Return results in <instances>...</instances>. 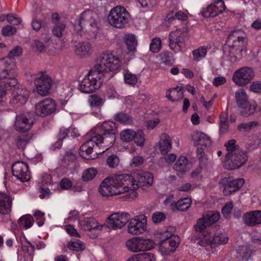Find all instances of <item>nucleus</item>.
<instances>
[{
  "label": "nucleus",
  "instance_id": "338daca9",
  "mask_svg": "<svg viewBox=\"0 0 261 261\" xmlns=\"http://www.w3.org/2000/svg\"><path fill=\"white\" fill-rule=\"evenodd\" d=\"M76 159V152L74 150L67 151L64 156V160L65 162H73L75 161Z\"/></svg>",
  "mask_w": 261,
  "mask_h": 261
},
{
  "label": "nucleus",
  "instance_id": "72a5a7b5",
  "mask_svg": "<svg viewBox=\"0 0 261 261\" xmlns=\"http://www.w3.org/2000/svg\"><path fill=\"white\" fill-rule=\"evenodd\" d=\"M209 226L208 224L202 217L198 219L197 223L195 225L194 228L196 232H200L202 233V236L206 237L210 233L208 229H207V227Z\"/></svg>",
  "mask_w": 261,
  "mask_h": 261
},
{
  "label": "nucleus",
  "instance_id": "393cba45",
  "mask_svg": "<svg viewBox=\"0 0 261 261\" xmlns=\"http://www.w3.org/2000/svg\"><path fill=\"white\" fill-rule=\"evenodd\" d=\"M19 241L21 243L22 251L23 253L24 261H33L34 251V247L23 235L20 237Z\"/></svg>",
  "mask_w": 261,
  "mask_h": 261
},
{
  "label": "nucleus",
  "instance_id": "79ce46f5",
  "mask_svg": "<svg viewBox=\"0 0 261 261\" xmlns=\"http://www.w3.org/2000/svg\"><path fill=\"white\" fill-rule=\"evenodd\" d=\"M236 98L238 106L240 108L247 102V96L245 90L240 89L236 92Z\"/></svg>",
  "mask_w": 261,
  "mask_h": 261
},
{
  "label": "nucleus",
  "instance_id": "09e8293b",
  "mask_svg": "<svg viewBox=\"0 0 261 261\" xmlns=\"http://www.w3.org/2000/svg\"><path fill=\"white\" fill-rule=\"evenodd\" d=\"M68 248L74 251H79L85 249V245L80 240H72L68 244Z\"/></svg>",
  "mask_w": 261,
  "mask_h": 261
},
{
  "label": "nucleus",
  "instance_id": "6e6552de",
  "mask_svg": "<svg viewBox=\"0 0 261 261\" xmlns=\"http://www.w3.org/2000/svg\"><path fill=\"white\" fill-rule=\"evenodd\" d=\"M247 153L241 149L236 150L233 153L226 155L224 167L229 170H233L243 166L247 162Z\"/></svg>",
  "mask_w": 261,
  "mask_h": 261
},
{
  "label": "nucleus",
  "instance_id": "3c124183",
  "mask_svg": "<svg viewBox=\"0 0 261 261\" xmlns=\"http://www.w3.org/2000/svg\"><path fill=\"white\" fill-rule=\"evenodd\" d=\"M124 80L126 84L134 86L137 83L138 77L127 71L124 74Z\"/></svg>",
  "mask_w": 261,
  "mask_h": 261
},
{
  "label": "nucleus",
  "instance_id": "052dcab7",
  "mask_svg": "<svg viewBox=\"0 0 261 261\" xmlns=\"http://www.w3.org/2000/svg\"><path fill=\"white\" fill-rule=\"evenodd\" d=\"M166 218V215L163 212H156L152 215V219L154 223H159Z\"/></svg>",
  "mask_w": 261,
  "mask_h": 261
},
{
  "label": "nucleus",
  "instance_id": "2f4dec72",
  "mask_svg": "<svg viewBox=\"0 0 261 261\" xmlns=\"http://www.w3.org/2000/svg\"><path fill=\"white\" fill-rule=\"evenodd\" d=\"M256 103L253 100L246 102L243 106L240 107L242 109L241 115L247 117L253 114L256 111Z\"/></svg>",
  "mask_w": 261,
  "mask_h": 261
},
{
  "label": "nucleus",
  "instance_id": "423d86ee",
  "mask_svg": "<svg viewBox=\"0 0 261 261\" xmlns=\"http://www.w3.org/2000/svg\"><path fill=\"white\" fill-rule=\"evenodd\" d=\"M120 67V61L114 53L107 51L99 57L96 64L93 67L98 72L102 73L105 79L106 74L109 71L118 69Z\"/></svg>",
  "mask_w": 261,
  "mask_h": 261
},
{
  "label": "nucleus",
  "instance_id": "4468645a",
  "mask_svg": "<svg viewBox=\"0 0 261 261\" xmlns=\"http://www.w3.org/2000/svg\"><path fill=\"white\" fill-rule=\"evenodd\" d=\"M34 84L38 94L42 96H45L49 92L52 80L45 73L40 72L36 75L34 80Z\"/></svg>",
  "mask_w": 261,
  "mask_h": 261
},
{
  "label": "nucleus",
  "instance_id": "bb28decb",
  "mask_svg": "<svg viewBox=\"0 0 261 261\" xmlns=\"http://www.w3.org/2000/svg\"><path fill=\"white\" fill-rule=\"evenodd\" d=\"M223 53L224 58L232 63L237 62L242 57V52L227 44L223 47Z\"/></svg>",
  "mask_w": 261,
  "mask_h": 261
},
{
  "label": "nucleus",
  "instance_id": "ea45409f",
  "mask_svg": "<svg viewBox=\"0 0 261 261\" xmlns=\"http://www.w3.org/2000/svg\"><path fill=\"white\" fill-rule=\"evenodd\" d=\"M31 137L28 135H21L17 137L15 140V144L18 148L23 149L29 143Z\"/></svg>",
  "mask_w": 261,
  "mask_h": 261
},
{
  "label": "nucleus",
  "instance_id": "7c9ffc66",
  "mask_svg": "<svg viewBox=\"0 0 261 261\" xmlns=\"http://www.w3.org/2000/svg\"><path fill=\"white\" fill-rule=\"evenodd\" d=\"M172 142L170 137L167 134H163L160 137L159 149L162 154H165L171 149Z\"/></svg>",
  "mask_w": 261,
  "mask_h": 261
},
{
  "label": "nucleus",
  "instance_id": "dca6fc26",
  "mask_svg": "<svg viewBox=\"0 0 261 261\" xmlns=\"http://www.w3.org/2000/svg\"><path fill=\"white\" fill-rule=\"evenodd\" d=\"M97 138L98 140L96 143H98V145L94 144L93 147V150H94L96 154L102 153L111 147L115 141L116 136L113 135V133L105 134L98 136Z\"/></svg>",
  "mask_w": 261,
  "mask_h": 261
},
{
  "label": "nucleus",
  "instance_id": "4c0bfd02",
  "mask_svg": "<svg viewBox=\"0 0 261 261\" xmlns=\"http://www.w3.org/2000/svg\"><path fill=\"white\" fill-rule=\"evenodd\" d=\"M202 217L210 226L219 220L220 215L218 212L208 211L204 213Z\"/></svg>",
  "mask_w": 261,
  "mask_h": 261
},
{
  "label": "nucleus",
  "instance_id": "69168bd1",
  "mask_svg": "<svg viewBox=\"0 0 261 261\" xmlns=\"http://www.w3.org/2000/svg\"><path fill=\"white\" fill-rule=\"evenodd\" d=\"M119 159L118 157L115 154L109 156L107 159V163L109 166L111 168L116 167L119 164Z\"/></svg>",
  "mask_w": 261,
  "mask_h": 261
},
{
  "label": "nucleus",
  "instance_id": "37998d69",
  "mask_svg": "<svg viewBox=\"0 0 261 261\" xmlns=\"http://www.w3.org/2000/svg\"><path fill=\"white\" fill-rule=\"evenodd\" d=\"M247 43V39L240 40L230 42V41H226V44L229 46L236 48L237 50L243 52L245 50V47Z\"/></svg>",
  "mask_w": 261,
  "mask_h": 261
},
{
  "label": "nucleus",
  "instance_id": "ddd939ff",
  "mask_svg": "<svg viewBox=\"0 0 261 261\" xmlns=\"http://www.w3.org/2000/svg\"><path fill=\"white\" fill-rule=\"evenodd\" d=\"M57 109L56 101L49 98H45L35 105V112L40 117H45L54 113Z\"/></svg>",
  "mask_w": 261,
  "mask_h": 261
},
{
  "label": "nucleus",
  "instance_id": "0e129e2a",
  "mask_svg": "<svg viewBox=\"0 0 261 261\" xmlns=\"http://www.w3.org/2000/svg\"><path fill=\"white\" fill-rule=\"evenodd\" d=\"M114 119L115 120L122 123H127L131 121L129 117L123 113H119L117 114Z\"/></svg>",
  "mask_w": 261,
  "mask_h": 261
},
{
  "label": "nucleus",
  "instance_id": "c03bdc74",
  "mask_svg": "<svg viewBox=\"0 0 261 261\" xmlns=\"http://www.w3.org/2000/svg\"><path fill=\"white\" fill-rule=\"evenodd\" d=\"M124 40L128 49L129 51H134L137 44L135 36L132 34L126 35Z\"/></svg>",
  "mask_w": 261,
  "mask_h": 261
},
{
  "label": "nucleus",
  "instance_id": "8fccbe9b",
  "mask_svg": "<svg viewBox=\"0 0 261 261\" xmlns=\"http://www.w3.org/2000/svg\"><path fill=\"white\" fill-rule=\"evenodd\" d=\"M88 101L90 106L93 107H100L104 103V100L100 96L96 94L90 96Z\"/></svg>",
  "mask_w": 261,
  "mask_h": 261
},
{
  "label": "nucleus",
  "instance_id": "c756f323",
  "mask_svg": "<svg viewBox=\"0 0 261 261\" xmlns=\"http://www.w3.org/2000/svg\"><path fill=\"white\" fill-rule=\"evenodd\" d=\"M191 168V164L185 156H180L174 166V169L178 173H184Z\"/></svg>",
  "mask_w": 261,
  "mask_h": 261
},
{
  "label": "nucleus",
  "instance_id": "13d9d810",
  "mask_svg": "<svg viewBox=\"0 0 261 261\" xmlns=\"http://www.w3.org/2000/svg\"><path fill=\"white\" fill-rule=\"evenodd\" d=\"M65 25L62 23H56L53 28V33L57 37L60 38L62 36V32L65 30Z\"/></svg>",
  "mask_w": 261,
  "mask_h": 261
},
{
  "label": "nucleus",
  "instance_id": "aec40b11",
  "mask_svg": "<svg viewBox=\"0 0 261 261\" xmlns=\"http://www.w3.org/2000/svg\"><path fill=\"white\" fill-rule=\"evenodd\" d=\"M127 232L132 235H139L147 229V221L145 217L141 220L138 218L131 219L127 225Z\"/></svg>",
  "mask_w": 261,
  "mask_h": 261
},
{
  "label": "nucleus",
  "instance_id": "5fc2aeb1",
  "mask_svg": "<svg viewBox=\"0 0 261 261\" xmlns=\"http://www.w3.org/2000/svg\"><path fill=\"white\" fill-rule=\"evenodd\" d=\"M135 132L130 129L123 130L120 133V138L122 141L126 142H130L133 140Z\"/></svg>",
  "mask_w": 261,
  "mask_h": 261
},
{
  "label": "nucleus",
  "instance_id": "a211bd4d",
  "mask_svg": "<svg viewBox=\"0 0 261 261\" xmlns=\"http://www.w3.org/2000/svg\"><path fill=\"white\" fill-rule=\"evenodd\" d=\"M179 242L180 239L177 236L166 238L160 243L159 250L162 255H168L176 250Z\"/></svg>",
  "mask_w": 261,
  "mask_h": 261
},
{
  "label": "nucleus",
  "instance_id": "c85d7f7f",
  "mask_svg": "<svg viewBox=\"0 0 261 261\" xmlns=\"http://www.w3.org/2000/svg\"><path fill=\"white\" fill-rule=\"evenodd\" d=\"M191 137L195 146L206 147L211 144L210 137L201 132H195L192 134Z\"/></svg>",
  "mask_w": 261,
  "mask_h": 261
},
{
  "label": "nucleus",
  "instance_id": "e2e57ef3",
  "mask_svg": "<svg viewBox=\"0 0 261 261\" xmlns=\"http://www.w3.org/2000/svg\"><path fill=\"white\" fill-rule=\"evenodd\" d=\"M34 216L37 221L39 226L44 224L45 221L44 214L40 211H36L34 213Z\"/></svg>",
  "mask_w": 261,
  "mask_h": 261
},
{
  "label": "nucleus",
  "instance_id": "39448f33",
  "mask_svg": "<svg viewBox=\"0 0 261 261\" xmlns=\"http://www.w3.org/2000/svg\"><path fill=\"white\" fill-rule=\"evenodd\" d=\"M105 80L104 75L93 67L79 83V90L84 93H91L98 90Z\"/></svg>",
  "mask_w": 261,
  "mask_h": 261
},
{
  "label": "nucleus",
  "instance_id": "774afa93",
  "mask_svg": "<svg viewBox=\"0 0 261 261\" xmlns=\"http://www.w3.org/2000/svg\"><path fill=\"white\" fill-rule=\"evenodd\" d=\"M16 31L15 27L7 25L4 27L2 30V33L4 36H11L13 35Z\"/></svg>",
  "mask_w": 261,
  "mask_h": 261
},
{
  "label": "nucleus",
  "instance_id": "f704fd0d",
  "mask_svg": "<svg viewBox=\"0 0 261 261\" xmlns=\"http://www.w3.org/2000/svg\"><path fill=\"white\" fill-rule=\"evenodd\" d=\"M229 127L227 111L222 112L219 117V130L221 133H225Z\"/></svg>",
  "mask_w": 261,
  "mask_h": 261
},
{
  "label": "nucleus",
  "instance_id": "a18cd8bd",
  "mask_svg": "<svg viewBox=\"0 0 261 261\" xmlns=\"http://www.w3.org/2000/svg\"><path fill=\"white\" fill-rule=\"evenodd\" d=\"M228 238L224 233L217 232L211 241L212 244H225L228 242Z\"/></svg>",
  "mask_w": 261,
  "mask_h": 261
},
{
  "label": "nucleus",
  "instance_id": "f8f14e48",
  "mask_svg": "<svg viewBox=\"0 0 261 261\" xmlns=\"http://www.w3.org/2000/svg\"><path fill=\"white\" fill-rule=\"evenodd\" d=\"M255 73L249 67H243L234 71L232 81L238 86H244L248 84L254 78Z\"/></svg>",
  "mask_w": 261,
  "mask_h": 261
},
{
  "label": "nucleus",
  "instance_id": "b1692460",
  "mask_svg": "<svg viewBox=\"0 0 261 261\" xmlns=\"http://www.w3.org/2000/svg\"><path fill=\"white\" fill-rule=\"evenodd\" d=\"M74 51L77 57L84 58L90 56L93 52V49L89 42H81L75 45Z\"/></svg>",
  "mask_w": 261,
  "mask_h": 261
},
{
  "label": "nucleus",
  "instance_id": "4d7b16f0",
  "mask_svg": "<svg viewBox=\"0 0 261 261\" xmlns=\"http://www.w3.org/2000/svg\"><path fill=\"white\" fill-rule=\"evenodd\" d=\"M138 261H155V257L153 253L144 252L137 254Z\"/></svg>",
  "mask_w": 261,
  "mask_h": 261
},
{
  "label": "nucleus",
  "instance_id": "f3484780",
  "mask_svg": "<svg viewBox=\"0 0 261 261\" xmlns=\"http://www.w3.org/2000/svg\"><path fill=\"white\" fill-rule=\"evenodd\" d=\"M34 122V119L31 114L23 113L16 115L14 126L17 131L25 132L31 128Z\"/></svg>",
  "mask_w": 261,
  "mask_h": 261
},
{
  "label": "nucleus",
  "instance_id": "c9c22d12",
  "mask_svg": "<svg viewBox=\"0 0 261 261\" xmlns=\"http://www.w3.org/2000/svg\"><path fill=\"white\" fill-rule=\"evenodd\" d=\"M34 223V220L31 215H25L21 216L18 220L19 227L24 229L30 228Z\"/></svg>",
  "mask_w": 261,
  "mask_h": 261
},
{
  "label": "nucleus",
  "instance_id": "0eeeda50",
  "mask_svg": "<svg viewBox=\"0 0 261 261\" xmlns=\"http://www.w3.org/2000/svg\"><path fill=\"white\" fill-rule=\"evenodd\" d=\"M130 15L123 7L116 6L110 11L108 15L109 24L116 28H124L129 22Z\"/></svg>",
  "mask_w": 261,
  "mask_h": 261
},
{
  "label": "nucleus",
  "instance_id": "f257e3e1",
  "mask_svg": "<svg viewBox=\"0 0 261 261\" xmlns=\"http://www.w3.org/2000/svg\"><path fill=\"white\" fill-rule=\"evenodd\" d=\"M135 177L128 174H117L105 178L101 183L98 191L102 197H108L131 191L133 198L137 197L135 190L141 186H150L153 184V177L149 172L140 171Z\"/></svg>",
  "mask_w": 261,
  "mask_h": 261
},
{
  "label": "nucleus",
  "instance_id": "20e7f679",
  "mask_svg": "<svg viewBox=\"0 0 261 261\" xmlns=\"http://www.w3.org/2000/svg\"><path fill=\"white\" fill-rule=\"evenodd\" d=\"M97 17V14L93 11H85L81 14L79 20L75 22L74 31L80 35L83 32L90 38H95L98 31Z\"/></svg>",
  "mask_w": 261,
  "mask_h": 261
},
{
  "label": "nucleus",
  "instance_id": "2eb2a0df",
  "mask_svg": "<svg viewBox=\"0 0 261 261\" xmlns=\"http://www.w3.org/2000/svg\"><path fill=\"white\" fill-rule=\"evenodd\" d=\"M129 219L130 215L127 213H115L107 218V224L108 227L112 229H120L128 222Z\"/></svg>",
  "mask_w": 261,
  "mask_h": 261
},
{
  "label": "nucleus",
  "instance_id": "49530a36",
  "mask_svg": "<svg viewBox=\"0 0 261 261\" xmlns=\"http://www.w3.org/2000/svg\"><path fill=\"white\" fill-rule=\"evenodd\" d=\"M97 173L96 169L94 168H90L83 172L82 178L84 181H88L93 179Z\"/></svg>",
  "mask_w": 261,
  "mask_h": 261
},
{
  "label": "nucleus",
  "instance_id": "680f3d73",
  "mask_svg": "<svg viewBox=\"0 0 261 261\" xmlns=\"http://www.w3.org/2000/svg\"><path fill=\"white\" fill-rule=\"evenodd\" d=\"M257 124V123L255 121H252L249 123H241L238 126V129L240 131L245 132L251 129L254 126H256Z\"/></svg>",
  "mask_w": 261,
  "mask_h": 261
},
{
  "label": "nucleus",
  "instance_id": "f03ea898",
  "mask_svg": "<svg viewBox=\"0 0 261 261\" xmlns=\"http://www.w3.org/2000/svg\"><path fill=\"white\" fill-rule=\"evenodd\" d=\"M116 132V124L111 121H105L101 124L97 125L96 127L93 128L88 134V136L90 138L83 144L80 147V154L81 156L87 160L94 159L96 155L93 154V156L91 154L93 152L94 144L97 145H98V143H96V141L98 140V136L105 135V134L113 133V135H115Z\"/></svg>",
  "mask_w": 261,
  "mask_h": 261
},
{
  "label": "nucleus",
  "instance_id": "58836bf2",
  "mask_svg": "<svg viewBox=\"0 0 261 261\" xmlns=\"http://www.w3.org/2000/svg\"><path fill=\"white\" fill-rule=\"evenodd\" d=\"M207 47L200 46L193 51L192 54L194 61L199 62L203 59L207 54Z\"/></svg>",
  "mask_w": 261,
  "mask_h": 261
},
{
  "label": "nucleus",
  "instance_id": "9b49d317",
  "mask_svg": "<svg viewBox=\"0 0 261 261\" xmlns=\"http://www.w3.org/2000/svg\"><path fill=\"white\" fill-rule=\"evenodd\" d=\"M79 224L82 229L89 231L88 236L92 239L96 238L100 234L104 226L93 217L85 218L83 220L79 221Z\"/></svg>",
  "mask_w": 261,
  "mask_h": 261
},
{
  "label": "nucleus",
  "instance_id": "473e14b6",
  "mask_svg": "<svg viewBox=\"0 0 261 261\" xmlns=\"http://www.w3.org/2000/svg\"><path fill=\"white\" fill-rule=\"evenodd\" d=\"M191 200L189 198H185L175 202V204L172 205V210L178 211H186L190 207Z\"/></svg>",
  "mask_w": 261,
  "mask_h": 261
},
{
  "label": "nucleus",
  "instance_id": "6ab92c4d",
  "mask_svg": "<svg viewBox=\"0 0 261 261\" xmlns=\"http://www.w3.org/2000/svg\"><path fill=\"white\" fill-rule=\"evenodd\" d=\"M12 172L13 176L21 182L28 181L31 178V172L28 166L23 162L14 163L12 166Z\"/></svg>",
  "mask_w": 261,
  "mask_h": 261
},
{
  "label": "nucleus",
  "instance_id": "6e6d98bb",
  "mask_svg": "<svg viewBox=\"0 0 261 261\" xmlns=\"http://www.w3.org/2000/svg\"><path fill=\"white\" fill-rule=\"evenodd\" d=\"M236 141L235 140L232 139L229 140L225 144V146L228 151L226 155H229L234 153L236 150H240L238 145L236 144Z\"/></svg>",
  "mask_w": 261,
  "mask_h": 261
},
{
  "label": "nucleus",
  "instance_id": "a19ab883",
  "mask_svg": "<svg viewBox=\"0 0 261 261\" xmlns=\"http://www.w3.org/2000/svg\"><path fill=\"white\" fill-rule=\"evenodd\" d=\"M22 48L20 46H15L9 53L8 57L7 58L2 59L1 60H6L8 63H14L16 65L15 63L12 61H10V59L11 58L19 57L22 55ZM15 68H16V65H15ZM16 72L17 73L16 69H15Z\"/></svg>",
  "mask_w": 261,
  "mask_h": 261
},
{
  "label": "nucleus",
  "instance_id": "4be33fe9",
  "mask_svg": "<svg viewBox=\"0 0 261 261\" xmlns=\"http://www.w3.org/2000/svg\"><path fill=\"white\" fill-rule=\"evenodd\" d=\"M226 10L223 0H215L213 4L203 9L202 13L204 17H214L222 13Z\"/></svg>",
  "mask_w": 261,
  "mask_h": 261
},
{
  "label": "nucleus",
  "instance_id": "1a4fd4ad",
  "mask_svg": "<svg viewBox=\"0 0 261 261\" xmlns=\"http://www.w3.org/2000/svg\"><path fill=\"white\" fill-rule=\"evenodd\" d=\"M126 246L128 250L138 252L152 249L154 247V242L151 239L134 237L126 241Z\"/></svg>",
  "mask_w": 261,
  "mask_h": 261
},
{
  "label": "nucleus",
  "instance_id": "cd10ccee",
  "mask_svg": "<svg viewBox=\"0 0 261 261\" xmlns=\"http://www.w3.org/2000/svg\"><path fill=\"white\" fill-rule=\"evenodd\" d=\"M13 198L4 193H0V214L6 215L11 211Z\"/></svg>",
  "mask_w": 261,
  "mask_h": 261
},
{
  "label": "nucleus",
  "instance_id": "e433bc0d",
  "mask_svg": "<svg viewBox=\"0 0 261 261\" xmlns=\"http://www.w3.org/2000/svg\"><path fill=\"white\" fill-rule=\"evenodd\" d=\"M247 39L246 34L241 30H236L232 31L227 37V41L233 42L234 41Z\"/></svg>",
  "mask_w": 261,
  "mask_h": 261
},
{
  "label": "nucleus",
  "instance_id": "7ed1b4c3",
  "mask_svg": "<svg viewBox=\"0 0 261 261\" xmlns=\"http://www.w3.org/2000/svg\"><path fill=\"white\" fill-rule=\"evenodd\" d=\"M15 69L14 63H8L6 60H0V106L4 103L7 91L17 84Z\"/></svg>",
  "mask_w": 261,
  "mask_h": 261
},
{
  "label": "nucleus",
  "instance_id": "a878e982",
  "mask_svg": "<svg viewBox=\"0 0 261 261\" xmlns=\"http://www.w3.org/2000/svg\"><path fill=\"white\" fill-rule=\"evenodd\" d=\"M244 182V179L242 178L227 180L226 183L224 185L223 189L224 195H228L236 192L243 186Z\"/></svg>",
  "mask_w": 261,
  "mask_h": 261
},
{
  "label": "nucleus",
  "instance_id": "5701e85b",
  "mask_svg": "<svg viewBox=\"0 0 261 261\" xmlns=\"http://www.w3.org/2000/svg\"><path fill=\"white\" fill-rule=\"evenodd\" d=\"M244 223L250 226L261 224V211L255 210L246 213L243 216Z\"/></svg>",
  "mask_w": 261,
  "mask_h": 261
},
{
  "label": "nucleus",
  "instance_id": "9d476101",
  "mask_svg": "<svg viewBox=\"0 0 261 261\" xmlns=\"http://www.w3.org/2000/svg\"><path fill=\"white\" fill-rule=\"evenodd\" d=\"M187 34V29L184 28L172 31L169 35L170 49L175 53L180 51L185 45L184 42Z\"/></svg>",
  "mask_w": 261,
  "mask_h": 261
},
{
  "label": "nucleus",
  "instance_id": "864d4df0",
  "mask_svg": "<svg viewBox=\"0 0 261 261\" xmlns=\"http://www.w3.org/2000/svg\"><path fill=\"white\" fill-rule=\"evenodd\" d=\"M133 140L137 145L142 146L145 142V135L142 130H138L134 133Z\"/></svg>",
  "mask_w": 261,
  "mask_h": 261
},
{
  "label": "nucleus",
  "instance_id": "412c9836",
  "mask_svg": "<svg viewBox=\"0 0 261 261\" xmlns=\"http://www.w3.org/2000/svg\"><path fill=\"white\" fill-rule=\"evenodd\" d=\"M12 98L10 102L13 105H24L28 101L30 92L25 88L13 87Z\"/></svg>",
  "mask_w": 261,
  "mask_h": 261
},
{
  "label": "nucleus",
  "instance_id": "de8ad7c7",
  "mask_svg": "<svg viewBox=\"0 0 261 261\" xmlns=\"http://www.w3.org/2000/svg\"><path fill=\"white\" fill-rule=\"evenodd\" d=\"M237 252L239 256L245 261L248 260L251 253L250 249L246 245L240 247L239 249L237 250Z\"/></svg>",
  "mask_w": 261,
  "mask_h": 261
},
{
  "label": "nucleus",
  "instance_id": "603ef678",
  "mask_svg": "<svg viewBox=\"0 0 261 261\" xmlns=\"http://www.w3.org/2000/svg\"><path fill=\"white\" fill-rule=\"evenodd\" d=\"M162 42L160 38L155 37L151 39L149 46V49L150 50L152 53H158L160 50Z\"/></svg>",
  "mask_w": 261,
  "mask_h": 261
},
{
  "label": "nucleus",
  "instance_id": "bf43d9fd",
  "mask_svg": "<svg viewBox=\"0 0 261 261\" xmlns=\"http://www.w3.org/2000/svg\"><path fill=\"white\" fill-rule=\"evenodd\" d=\"M168 92H171L174 97L177 99V100L182 99L184 97V90L181 87H177L169 89Z\"/></svg>",
  "mask_w": 261,
  "mask_h": 261
}]
</instances>
